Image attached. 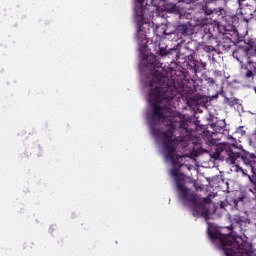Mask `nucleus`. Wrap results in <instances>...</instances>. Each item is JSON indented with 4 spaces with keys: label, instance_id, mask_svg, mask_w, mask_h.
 Segmentation results:
<instances>
[{
    "label": "nucleus",
    "instance_id": "nucleus-23",
    "mask_svg": "<svg viewBox=\"0 0 256 256\" xmlns=\"http://www.w3.org/2000/svg\"><path fill=\"white\" fill-rule=\"evenodd\" d=\"M207 81H208V83H210L211 85H215V79H213V78H208Z\"/></svg>",
    "mask_w": 256,
    "mask_h": 256
},
{
    "label": "nucleus",
    "instance_id": "nucleus-28",
    "mask_svg": "<svg viewBox=\"0 0 256 256\" xmlns=\"http://www.w3.org/2000/svg\"><path fill=\"white\" fill-rule=\"evenodd\" d=\"M241 1H245V0H238L239 3H241Z\"/></svg>",
    "mask_w": 256,
    "mask_h": 256
},
{
    "label": "nucleus",
    "instance_id": "nucleus-25",
    "mask_svg": "<svg viewBox=\"0 0 256 256\" xmlns=\"http://www.w3.org/2000/svg\"><path fill=\"white\" fill-rule=\"evenodd\" d=\"M137 3H139V5H143V3H145V0H136Z\"/></svg>",
    "mask_w": 256,
    "mask_h": 256
},
{
    "label": "nucleus",
    "instance_id": "nucleus-19",
    "mask_svg": "<svg viewBox=\"0 0 256 256\" xmlns=\"http://www.w3.org/2000/svg\"><path fill=\"white\" fill-rule=\"evenodd\" d=\"M247 45L249 46V48H246V49H253L254 51H256V40L248 39Z\"/></svg>",
    "mask_w": 256,
    "mask_h": 256
},
{
    "label": "nucleus",
    "instance_id": "nucleus-12",
    "mask_svg": "<svg viewBox=\"0 0 256 256\" xmlns=\"http://www.w3.org/2000/svg\"><path fill=\"white\" fill-rule=\"evenodd\" d=\"M164 9L167 13H174V15L181 14V10L179 9V7H177V4H174V3L166 4Z\"/></svg>",
    "mask_w": 256,
    "mask_h": 256
},
{
    "label": "nucleus",
    "instance_id": "nucleus-11",
    "mask_svg": "<svg viewBox=\"0 0 256 256\" xmlns=\"http://www.w3.org/2000/svg\"><path fill=\"white\" fill-rule=\"evenodd\" d=\"M240 19L245 21V23H249L251 19H253V13H251V9L244 8L241 10Z\"/></svg>",
    "mask_w": 256,
    "mask_h": 256
},
{
    "label": "nucleus",
    "instance_id": "nucleus-7",
    "mask_svg": "<svg viewBox=\"0 0 256 256\" xmlns=\"http://www.w3.org/2000/svg\"><path fill=\"white\" fill-rule=\"evenodd\" d=\"M176 32L184 37H191L195 33V29L190 24H181L177 26Z\"/></svg>",
    "mask_w": 256,
    "mask_h": 256
},
{
    "label": "nucleus",
    "instance_id": "nucleus-22",
    "mask_svg": "<svg viewBox=\"0 0 256 256\" xmlns=\"http://www.w3.org/2000/svg\"><path fill=\"white\" fill-rule=\"evenodd\" d=\"M203 50H204L206 53H213V52L216 51L215 47H214V46H211V45H204Z\"/></svg>",
    "mask_w": 256,
    "mask_h": 256
},
{
    "label": "nucleus",
    "instance_id": "nucleus-26",
    "mask_svg": "<svg viewBox=\"0 0 256 256\" xmlns=\"http://www.w3.org/2000/svg\"><path fill=\"white\" fill-rule=\"evenodd\" d=\"M167 33H172L171 31H169V27H167Z\"/></svg>",
    "mask_w": 256,
    "mask_h": 256
},
{
    "label": "nucleus",
    "instance_id": "nucleus-14",
    "mask_svg": "<svg viewBox=\"0 0 256 256\" xmlns=\"http://www.w3.org/2000/svg\"><path fill=\"white\" fill-rule=\"evenodd\" d=\"M175 181H176V187L178 189V191L181 193L182 191H185V189H187V187H185L183 185V177L181 176H176L175 178Z\"/></svg>",
    "mask_w": 256,
    "mask_h": 256
},
{
    "label": "nucleus",
    "instance_id": "nucleus-3",
    "mask_svg": "<svg viewBox=\"0 0 256 256\" xmlns=\"http://www.w3.org/2000/svg\"><path fill=\"white\" fill-rule=\"evenodd\" d=\"M152 79L148 82V87H150L149 101L151 105V117L150 121L153 119V108L158 107L161 115H165L163 113V107H161V101H172L177 97L178 93L183 91L185 87V83L183 82V77L178 76L175 77L173 75V71L170 73L171 79H169V73L164 74L163 71V63H160L157 58H153V61L150 62Z\"/></svg>",
    "mask_w": 256,
    "mask_h": 256
},
{
    "label": "nucleus",
    "instance_id": "nucleus-20",
    "mask_svg": "<svg viewBox=\"0 0 256 256\" xmlns=\"http://www.w3.org/2000/svg\"><path fill=\"white\" fill-rule=\"evenodd\" d=\"M210 28H207V26L204 27V32H205V35H204V39H213V34L211 32Z\"/></svg>",
    "mask_w": 256,
    "mask_h": 256
},
{
    "label": "nucleus",
    "instance_id": "nucleus-9",
    "mask_svg": "<svg viewBox=\"0 0 256 256\" xmlns=\"http://www.w3.org/2000/svg\"><path fill=\"white\" fill-rule=\"evenodd\" d=\"M156 32L158 33L157 35H166L168 36L169 38L168 39H172V41H174L175 37H177V32H167V25H161V26H158L156 28Z\"/></svg>",
    "mask_w": 256,
    "mask_h": 256
},
{
    "label": "nucleus",
    "instance_id": "nucleus-18",
    "mask_svg": "<svg viewBox=\"0 0 256 256\" xmlns=\"http://www.w3.org/2000/svg\"><path fill=\"white\" fill-rule=\"evenodd\" d=\"M135 11H136L137 17H145V8L143 6L136 8Z\"/></svg>",
    "mask_w": 256,
    "mask_h": 256
},
{
    "label": "nucleus",
    "instance_id": "nucleus-15",
    "mask_svg": "<svg viewBox=\"0 0 256 256\" xmlns=\"http://www.w3.org/2000/svg\"><path fill=\"white\" fill-rule=\"evenodd\" d=\"M233 224L239 225V227H241V225H243V223H245V217L241 216V215H234L231 219Z\"/></svg>",
    "mask_w": 256,
    "mask_h": 256
},
{
    "label": "nucleus",
    "instance_id": "nucleus-24",
    "mask_svg": "<svg viewBox=\"0 0 256 256\" xmlns=\"http://www.w3.org/2000/svg\"><path fill=\"white\" fill-rule=\"evenodd\" d=\"M161 0H151L152 5H157Z\"/></svg>",
    "mask_w": 256,
    "mask_h": 256
},
{
    "label": "nucleus",
    "instance_id": "nucleus-13",
    "mask_svg": "<svg viewBox=\"0 0 256 256\" xmlns=\"http://www.w3.org/2000/svg\"><path fill=\"white\" fill-rule=\"evenodd\" d=\"M172 53H177V49H167L166 46L159 45L158 54L160 57H167V55H172Z\"/></svg>",
    "mask_w": 256,
    "mask_h": 256
},
{
    "label": "nucleus",
    "instance_id": "nucleus-6",
    "mask_svg": "<svg viewBox=\"0 0 256 256\" xmlns=\"http://www.w3.org/2000/svg\"><path fill=\"white\" fill-rule=\"evenodd\" d=\"M182 195V199H186L189 203H192V215L193 217H209V210L205 208V204L203 202H199V198H197V194L189 193V189H184V191L180 192Z\"/></svg>",
    "mask_w": 256,
    "mask_h": 256
},
{
    "label": "nucleus",
    "instance_id": "nucleus-2",
    "mask_svg": "<svg viewBox=\"0 0 256 256\" xmlns=\"http://www.w3.org/2000/svg\"><path fill=\"white\" fill-rule=\"evenodd\" d=\"M150 131L156 139L162 137L164 151L167 159L172 161L174 169L171 171V175L174 178L179 177V170L183 167V159L187 155L177 154L175 149V142H173V133L176 129H182L189 133L187 129V121L181 117H167L165 114H161L159 107H153V117L149 120Z\"/></svg>",
    "mask_w": 256,
    "mask_h": 256
},
{
    "label": "nucleus",
    "instance_id": "nucleus-5",
    "mask_svg": "<svg viewBox=\"0 0 256 256\" xmlns=\"http://www.w3.org/2000/svg\"><path fill=\"white\" fill-rule=\"evenodd\" d=\"M232 56L237 60L241 65V75L244 79L251 77V69L256 63V51L254 49H247L243 47H238L232 52Z\"/></svg>",
    "mask_w": 256,
    "mask_h": 256
},
{
    "label": "nucleus",
    "instance_id": "nucleus-21",
    "mask_svg": "<svg viewBox=\"0 0 256 256\" xmlns=\"http://www.w3.org/2000/svg\"><path fill=\"white\" fill-rule=\"evenodd\" d=\"M215 130L216 131H221V129H225V121H218L216 124H215Z\"/></svg>",
    "mask_w": 256,
    "mask_h": 256
},
{
    "label": "nucleus",
    "instance_id": "nucleus-4",
    "mask_svg": "<svg viewBox=\"0 0 256 256\" xmlns=\"http://www.w3.org/2000/svg\"><path fill=\"white\" fill-rule=\"evenodd\" d=\"M208 235L219 249L225 253L226 256H250L253 247L249 242L237 241V238L231 234H223L219 230H212L208 227Z\"/></svg>",
    "mask_w": 256,
    "mask_h": 256
},
{
    "label": "nucleus",
    "instance_id": "nucleus-16",
    "mask_svg": "<svg viewBox=\"0 0 256 256\" xmlns=\"http://www.w3.org/2000/svg\"><path fill=\"white\" fill-rule=\"evenodd\" d=\"M188 67L190 69H194V73H197L199 71V66H197V61L191 56V59L188 61Z\"/></svg>",
    "mask_w": 256,
    "mask_h": 256
},
{
    "label": "nucleus",
    "instance_id": "nucleus-10",
    "mask_svg": "<svg viewBox=\"0 0 256 256\" xmlns=\"http://www.w3.org/2000/svg\"><path fill=\"white\" fill-rule=\"evenodd\" d=\"M136 39H138L139 43H141V45H147V34H145V32H143V26L139 25L138 29H137V34H136Z\"/></svg>",
    "mask_w": 256,
    "mask_h": 256
},
{
    "label": "nucleus",
    "instance_id": "nucleus-17",
    "mask_svg": "<svg viewBox=\"0 0 256 256\" xmlns=\"http://www.w3.org/2000/svg\"><path fill=\"white\" fill-rule=\"evenodd\" d=\"M225 103L230 107H235V105H239V99L237 98H226Z\"/></svg>",
    "mask_w": 256,
    "mask_h": 256
},
{
    "label": "nucleus",
    "instance_id": "nucleus-1",
    "mask_svg": "<svg viewBox=\"0 0 256 256\" xmlns=\"http://www.w3.org/2000/svg\"><path fill=\"white\" fill-rule=\"evenodd\" d=\"M188 138V139H187ZM182 145V151L184 153H209L211 159L216 161H226L228 165H236V171L242 173L243 177H248L252 188L249 189L253 195H256V156L251 154L243 148L230 145L229 143L217 144V140L208 138L207 145L211 148V151L201 148V144L191 140V136L180 137ZM243 162V167L237 165V161Z\"/></svg>",
    "mask_w": 256,
    "mask_h": 256
},
{
    "label": "nucleus",
    "instance_id": "nucleus-8",
    "mask_svg": "<svg viewBox=\"0 0 256 256\" xmlns=\"http://www.w3.org/2000/svg\"><path fill=\"white\" fill-rule=\"evenodd\" d=\"M202 11L205 13V15H218V17H221V15L225 13V9L223 8L212 9L211 4H205V6L202 7Z\"/></svg>",
    "mask_w": 256,
    "mask_h": 256
},
{
    "label": "nucleus",
    "instance_id": "nucleus-27",
    "mask_svg": "<svg viewBox=\"0 0 256 256\" xmlns=\"http://www.w3.org/2000/svg\"><path fill=\"white\" fill-rule=\"evenodd\" d=\"M254 137H255V139H256V129H255V131H254Z\"/></svg>",
    "mask_w": 256,
    "mask_h": 256
}]
</instances>
